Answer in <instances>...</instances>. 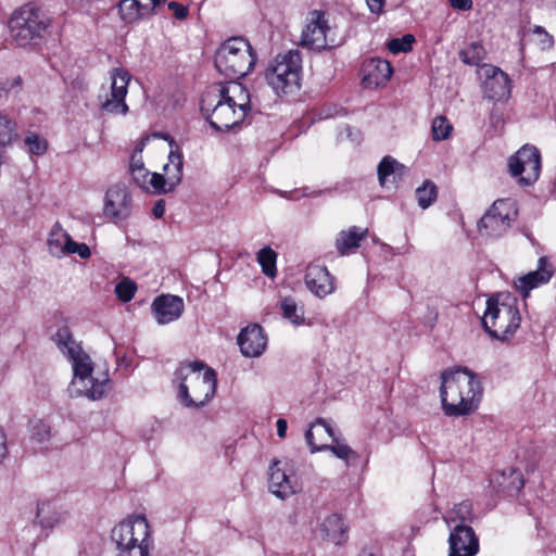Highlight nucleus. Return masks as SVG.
<instances>
[{"label":"nucleus","mask_w":556,"mask_h":556,"mask_svg":"<svg viewBox=\"0 0 556 556\" xmlns=\"http://www.w3.org/2000/svg\"><path fill=\"white\" fill-rule=\"evenodd\" d=\"M250 109L249 90L236 80L213 84L202 94L201 111L211 126L220 131L242 123Z\"/></svg>","instance_id":"f257e3e1"},{"label":"nucleus","mask_w":556,"mask_h":556,"mask_svg":"<svg viewBox=\"0 0 556 556\" xmlns=\"http://www.w3.org/2000/svg\"><path fill=\"white\" fill-rule=\"evenodd\" d=\"M440 396L446 416H465L475 412L482 394L477 376L467 368H458L442 374Z\"/></svg>","instance_id":"f03ea898"},{"label":"nucleus","mask_w":556,"mask_h":556,"mask_svg":"<svg viewBox=\"0 0 556 556\" xmlns=\"http://www.w3.org/2000/svg\"><path fill=\"white\" fill-rule=\"evenodd\" d=\"M174 382L178 387V397L187 407L205 405L216 390V374L204 363L195 361L181 364L175 371Z\"/></svg>","instance_id":"7ed1b4c3"},{"label":"nucleus","mask_w":556,"mask_h":556,"mask_svg":"<svg viewBox=\"0 0 556 556\" xmlns=\"http://www.w3.org/2000/svg\"><path fill=\"white\" fill-rule=\"evenodd\" d=\"M521 315L518 300L508 292H501L486 300L482 325L490 337L508 342L520 328Z\"/></svg>","instance_id":"20e7f679"},{"label":"nucleus","mask_w":556,"mask_h":556,"mask_svg":"<svg viewBox=\"0 0 556 556\" xmlns=\"http://www.w3.org/2000/svg\"><path fill=\"white\" fill-rule=\"evenodd\" d=\"M217 71L229 78L248 75L256 63V53L250 42L242 37L224 41L215 52Z\"/></svg>","instance_id":"39448f33"},{"label":"nucleus","mask_w":556,"mask_h":556,"mask_svg":"<svg viewBox=\"0 0 556 556\" xmlns=\"http://www.w3.org/2000/svg\"><path fill=\"white\" fill-rule=\"evenodd\" d=\"M49 26L48 16L33 4H25L15 10L9 20L10 36L20 47L42 39Z\"/></svg>","instance_id":"423d86ee"},{"label":"nucleus","mask_w":556,"mask_h":556,"mask_svg":"<svg viewBox=\"0 0 556 556\" xmlns=\"http://www.w3.org/2000/svg\"><path fill=\"white\" fill-rule=\"evenodd\" d=\"M301 72V53L290 50L275 58L266 68L265 78L277 94H287L300 88Z\"/></svg>","instance_id":"0eeeda50"},{"label":"nucleus","mask_w":556,"mask_h":556,"mask_svg":"<svg viewBox=\"0 0 556 556\" xmlns=\"http://www.w3.org/2000/svg\"><path fill=\"white\" fill-rule=\"evenodd\" d=\"M342 41V37L338 36L337 28L330 24L326 12L313 10L308 13L300 40L303 48L321 51L339 46Z\"/></svg>","instance_id":"6e6552de"},{"label":"nucleus","mask_w":556,"mask_h":556,"mask_svg":"<svg viewBox=\"0 0 556 556\" xmlns=\"http://www.w3.org/2000/svg\"><path fill=\"white\" fill-rule=\"evenodd\" d=\"M110 88L102 87L98 94L100 109L112 115H126L129 106L126 103L128 86L131 80L130 73L124 67H114L109 72Z\"/></svg>","instance_id":"1a4fd4ad"},{"label":"nucleus","mask_w":556,"mask_h":556,"mask_svg":"<svg viewBox=\"0 0 556 556\" xmlns=\"http://www.w3.org/2000/svg\"><path fill=\"white\" fill-rule=\"evenodd\" d=\"M517 214L516 201L513 199L496 200L479 222L480 235L490 238L502 237L516 220Z\"/></svg>","instance_id":"9d476101"},{"label":"nucleus","mask_w":556,"mask_h":556,"mask_svg":"<svg viewBox=\"0 0 556 556\" xmlns=\"http://www.w3.org/2000/svg\"><path fill=\"white\" fill-rule=\"evenodd\" d=\"M73 365L74 383L84 386V394L91 400H99L108 392L109 379L103 375L101 379L92 377L93 364L88 354L81 348L67 357Z\"/></svg>","instance_id":"9b49d317"},{"label":"nucleus","mask_w":556,"mask_h":556,"mask_svg":"<svg viewBox=\"0 0 556 556\" xmlns=\"http://www.w3.org/2000/svg\"><path fill=\"white\" fill-rule=\"evenodd\" d=\"M111 539L117 549L138 544L153 543L150 526L142 515L129 516L118 522L112 529Z\"/></svg>","instance_id":"f8f14e48"},{"label":"nucleus","mask_w":556,"mask_h":556,"mask_svg":"<svg viewBox=\"0 0 556 556\" xmlns=\"http://www.w3.org/2000/svg\"><path fill=\"white\" fill-rule=\"evenodd\" d=\"M508 167L511 176L521 185L529 186L535 182L541 172V155L533 146H523L515 155L510 156Z\"/></svg>","instance_id":"ddd939ff"},{"label":"nucleus","mask_w":556,"mask_h":556,"mask_svg":"<svg viewBox=\"0 0 556 556\" xmlns=\"http://www.w3.org/2000/svg\"><path fill=\"white\" fill-rule=\"evenodd\" d=\"M131 195L124 185H114L108 189L104 198L103 214L110 220L118 223L131 214Z\"/></svg>","instance_id":"4468645a"},{"label":"nucleus","mask_w":556,"mask_h":556,"mask_svg":"<svg viewBox=\"0 0 556 556\" xmlns=\"http://www.w3.org/2000/svg\"><path fill=\"white\" fill-rule=\"evenodd\" d=\"M479 553V539L467 525H455L448 535V556H476Z\"/></svg>","instance_id":"2eb2a0df"},{"label":"nucleus","mask_w":556,"mask_h":556,"mask_svg":"<svg viewBox=\"0 0 556 556\" xmlns=\"http://www.w3.org/2000/svg\"><path fill=\"white\" fill-rule=\"evenodd\" d=\"M304 280L307 289L319 299L326 298L336 290L334 278L324 265L309 264Z\"/></svg>","instance_id":"dca6fc26"},{"label":"nucleus","mask_w":556,"mask_h":556,"mask_svg":"<svg viewBox=\"0 0 556 556\" xmlns=\"http://www.w3.org/2000/svg\"><path fill=\"white\" fill-rule=\"evenodd\" d=\"M510 79L506 73L495 66L485 68V80L483 83V92L489 100L506 101L510 97Z\"/></svg>","instance_id":"f3484780"},{"label":"nucleus","mask_w":556,"mask_h":556,"mask_svg":"<svg viewBox=\"0 0 556 556\" xmlns=\"http://www.w3.org/2000/svg\"><path fill=\"white\" fill-rule=\"evenodd\" d=\"M151 307L160 325H166L178 319L185 309L182 299L172 294L156 296Z\"/></svg>","instance_id":"a211bd4d"},{"label":"nucleus","mask_w":556,"mask_h":556,"mask_svg":"<svg viewBox=\"0 0 556 556\" xmlns=\"http://www.w3.org/2000/svg\"><path fill=\"white\" fill-rule=\"evenodd\" d=\"M238 344L244 356L257 357L265 351L267 339L260 325H251L240 332Z\"/></svg>","instance_id":"6ab92c4d"},{"label":"nucleus","mask_w":556,"mask_h":556,"mask_svg":"<svg viewBox=\"0 0 556 556\" xmlns=\"http://www.w3.org/2000/svg\"><path fill=\"white\" fill-rule=\"evenodd\" d=\"M169 161L176 169V174L168 179H165L163 175L157 173H151L148 176L147 187H141L144 190L153 191L154 193H167L175 189V187L181 180L182 173V157L180 154L170 153Z\"/></svg>","instance_id":"aec40b11"},{"label":"nucleus","mask_w":556,"mask_h":556,"mask_svg":"<svg viewBox=\"0 0 556 556\" xmlns=\"http://www.w3.org/2000/svg\"><path fill=\"white\" fill-rule=\"evenodd\" d=\"M363 73V85L366 88H378L390 80L393 68L386 60L370 59L364 64Z\"/></svg>","instance_id":"412c9836"},{"label":"nucleus","mask_w":556,"mask_h":556,"mask_svg":"<svg viewBox=\"0 0 556 556\" xmlns=\"http://www.w3.org/2000/svg\"><path fill=\"white\" fill-rule=\"evenodd\" d=\"M305 440L307 444L311 446V452L315 453L318 451H330L336 455L338 458L344 460L345 463H349L351 459H356L357 454L355 451H353L348 444L339 441L337 437L333 438L332 442L333 444H317V442L314 441V432L312 429H308L305 433Z\"/></svg>","instance_id":"4be33fe9"},{"label":"nucleus","mask_w":556,"mask_h":556,"mask_svg":"<svg viewBox=\"0 0 556 556\" xmlns=\"http://www.w3.org/2000/svg\"><path fill=\"white\" fill-rule=\"evenodd\" d=\"M279 464L280 463L276 460L270 467L268 488L277 497L286 498L292 495L295 490L286 471L278 467Z\"/></svg>","instance_id":"5701e85b"},{"label":"nucleus","mask_w":556,"mask_h":556,"mask_svg":"<svg viewBox=\"0 0 556 556\" xmlns=\"http://www.w3.org/2000/svg\"><path fill=\"white\" fill-rule=\"evenodd\" d=\"M368 229H361L356 226L342 230L336 239V248L340 255H346L354 252L359 242L367 237Z\"/></svg>","instance_id":"b1692460"},{"label":"nucleus","mask_w":556,"mask_h":556,"mask_svg":"<svg viewBox=\"0 0 556 556\" xmlns=\"http://www.w3.org/2000/svg\"><path fill=\"white\" fill-rule=\"evenodd\" d=\"M320 530L323 538L333 544H341L346 539L348 527L338 514H331L326 517L321 522Z\"/></svg>","instance_id":"393cba45"},{"label":"nucleus","mask_w":556,"mask_h":556,"mask_svg":"<svg viewBox=\"0 0 556 556\" xmlns=\"http://www.w3.org/2000/svg\"><path fill=\"white\" fill-rule=\"evenodd\" d=\"M118 11L122 20L126 23H134L151 15L149 8L138 0H121Z\"/></svg>","instance_id":"a878e982"},{"label":"nucleus","mask_w":556,"mask_h":556,"mask_svg":"<svg viewBox=\"0 0 556 556\" xmlns=\"http://www.w3.org/2000/svg\"><path fill=\"white\" fill-rule=\"evenodd\" d=\"M549 278L551 274L548 271L544 269H538L519 277L515 286L523 294V296H527L532 289L546 283Z\"/></svg>","instance_id":"bb28decb"},{"label":"nucleus","mask_w":556,"mask_h":556,"mask_svg":"<svg viewBox=\"0 0 556 556\" xmlns=\"http://www.w3.org/2000/svg\"><path fill=\"white\" fill-rule=\"evenodd\" d=\"M71 237L59 225H55L49 235L48 247L53 256L62 257L65 255V245Z\"/></svg>","instance_id":"cd10ccee"},{"label":"nucleus","mask_w":556,"mask_h":556,"mask_svg":"<svg viewBox=\"0 0 556 556\" xmlns=\"http://www.w3.org/2000/svg\"><path fill=\"white\" fill-rule=\"evenodd\" d=\"M52 340L59 350L67 357L80 349L79 344H77L73 339L71 330L67 326L60 327L53 334Z\"/></svg>","instance_id":"c85d7f7f"},{"label":"nucleus","mask_w":556,"mask_h":556,"mask_svg":"<svg viewBox=\"0 0 556 556\" xmlns=\"http://www.w3.org/2000/svg\"><path fill=\"white\" fill-rule=\"evenodd\" d=\"M404 165L391 156H384L378 165V178L382 187L387 186L390 176H401L404 173Z\"/></svg>","instance_id":"c756f323"},{"label":"nucleus","mask_w":556,"mask_h":556,"mask_svg":"<svg viewBox=\"0 0 556 556\" xmlns=\"http://www.w3.org/2000/svg\"><path fill=\"white\" fill-rule=\"evenodd\" d=\"M472 517V505L470 502L465 501L455 505L447 516L444 517V520L451 527L452 523L465 525L466 521H471Z\"/></svg>","instance_id":"7c9ffc66"},{"label":"nucleus","mask_w":556,"mask_h":556,"mask_svg":"<svg viewBox=\"0 0 556 556\" xmlns=\"http://www.w3.org/2000/svg\"><path fill=\"white\" fill-rule=\"evenodd\" d=\"M276 261L277 253L269 247L261 249L257 253V262L263 273L270 278H274L277 274Z\"/></svg>","instance_id":"2f4dec72"},{"label":"nucleus","mask_w":556,"mask_h":556,"mask_svg":"<svg viewBox=\"0 0 556 556\" xmlns=\"http://www.w3.org/2000/svg\"><path fill=\"white\" fill-rule=\"evenodd\" d=\"M129 170H130L134 181L139 187H147V182H148L147 178H148V176H151V172H149L144 167L141 155L138 156L137 153H132V155L130 157Z\"/></svg>","instance_id":"473e14b6"},{"label":"nucleus","mask_w":556,"mask_h":556,"mask_svg":"<svg viewBox=\"0 0 556 556\" xmlns=\"http://www.w3.org/2000/svg\"><path fill=\"white\" fill-rule=\"evenodd\" d=\"M460 60L468 65H479L485 58V50L479 42H472L470 46L459 52Z\"/></svg>","instance_id":"72a5a7b5"},{"label":"nucleus","mask_w":556,"mask_h":556,"mask_svg":"<svg viewBox=\"0 0 556 556\" xmlns=\"http://www.w3.org/2000/svg\"><path fill=\"white\" fill-rule=\"evenodd\" d=\"M280 308L283 317L289 319L294 325H302L304 323L303 311L298 307L295 301L291 298H283L280 301Z\"/></svg>","instance_id":"f704fd0d"},{"label":"nucleus","mask_w":556,"mask_h":556,"mask_svg":"<svg viewBox=\"0 0 556 556\" xmlns=\"http://www.w3.org/2000/svg\"><path fill=\"white\" fill-rule=\"evenodd\" d=\"M16 137V123L0 112V146L10 144Z\"/></svg>","instance_id":"c9c22d12"},{"label":"nucleus","mask_w":556,"mask_h":556,"mask_svg":"<svg viewBox=\"0 0 556 556\" xmlns=\"http://www.w3.org/2000/svg\"><path fill=\"white\" fill-rule=\"evenodd\" d=\"M437 186L431 181H426L416 190V199L421 208H428L437 199Z\"/></svg>","instance_id":"e433bc0d"},{"label":"nucleus","mask_w":556,"mask_h":556,"mask_svg":"<svg viewBox=\"0 0 556 556\" xmlns=\"http://www.w3.org/2000/svg\"><path fill=\"white\" fill-rule=\"evenodd\" d=\"M314 432V441L317 442V444H325L324 443V437L325 434L333 440L336 437L334 430L332 427L323 418H317L316 421L311 426V428Z\"/></svg>","instance_id":"4c0bfd02"},{"label":"nucleus","mask_w":556,"mask_h":556,"mask_svg":"<svg viewBox=\"0 0 556 556\" xmlns=\"http://www.w3.org/2000/svg\"><path fill=\"white\" fill-rule=\"evenodd\" d=\"M137 291V285L129 278H123L115 286V294L117 299L124 303L129 302Z\"/></svg>","instance_id":"58836bf2"},{"label":"nucleus","mask_w":556,"mask_h":556,"mask_svg":"<svg viewBox=\"0 0 556 556\" xmlns=\"http://www.w3.org/2000/svg\"><path fill=\"white\" fill-rule=\"evenodd\" d=\"M23 87V79L20 75L0 78V101L7 99L9 93H18Z\"/></svg>","instance_id":"ea45409f"},{"label":"nucleus","mask_w":556,"mask_h":556,"mask_svg":"<svg viewBox=\"0 0 556 556\" xmlns=\"http://www.w3.org/2000/svg\"><path fill=\"white\" fill-rule=\"evenodd\" d=\"M452 131V125L444 116H437L432 121V136L435 141L445 140Z\"/></svg>","instance_id":"a19ab883"},{"label":"nucleus","mask_w":556,"mask_h":556,"mask_svg":"<svg viewBox=\"0 0 556 556\" xmlns=\"http://www.w3.org/2000/svg\"><path fill=\"white\" fill-rule=\"evenodd\" d=\"M415 41V38L413 35L407 34L404 35L401 38H394L389 41L388 49L390 52L396 54L401 52H408L413 48V42Z\"/></svg>","instance_id":"79ce46f5"},{"label":"nucleus","mask_w":556,"mask_h":556,"mask_svg":"<svg viewBox=\"0 0 556 556\" xmlns=\"http://www.w3.org/2000/svg\"><path fill=\"white\" fill-rule=\"evenodd\" d=\"M531 41L536 43L541 50L549 49L554 43L553 37L541 26L532 28Z\"/></svg>","instance_id":"37998d69"},{"label":"nucleus","mask_w":556,"mask_h":556,"mask_svg":"<svg viewBox=\"0 0 556 556\" xmlns=\"http://www.w3.org/2000/svg\"><path fill=\"white\" fill-rule=\"evenodd\" d=\"M51 511V506L49 504L38 505L37 507V521L43 528H52L55 523L59 522V517L56 514L53 516H48Z\"/></svg>","instance_id":"c03bdc74"},{"label":"nucleus","mask_w":556,"mask_h":556,"mask_svg":"<svg viewBox=\"0 0 556 556\" xmlns=\"http://www.w3.org/2000/svg\"><path fill=\"white\" fill-rule=\"evenodd\" d=\"M152 543L138 544L117 549V556H151Z\"/></svg>","instance_id":"a18cd8bd"},{"label":"nucleus","mask_w":556,"mask_h":556,"mask_svg":"<svg viewBox=\"0 0 556 556\" xmlns=\"http://www.w3.org/2000/svg\"><path fill=\"white\" fill-rule=\"evenodd\" d=\"M25 143L33 154L41 155L47 151V141L41 139L36 134L27 135L25 138Z\"/></svg>","instance_id":"49530a36"},{"label":"nucleus","mask_w":556,"mask_h":556,"mask_svg":"<svg viewBox=\"0 0 556 556\" xmlns=\"http://www.w3.org/2000/svg\"><path fill=\"white\" fill-rule=\"evenodd\" d=\"M31 437L38 442H45L50 437V427L42 420H37L31 426Z\"/></svg>","instance_id":"de8ad7c7"},{"label":"nucleus","mask_w":556,"mask_h":556,"mask_svg":"<svg viewBox=\"0 0 556 556\" xmlns=\"http://www.w3.org/2000/svg\"><path fill=\"white\" fill-rule=\"evenodd\" d=\"M66 254H78L81 258H88L90 256V249L86 243H78L70 239L67 245H65Z\"/></svg>","instance_id":"09e8293b"},{"label":"nucleus","mask_w":556,"mask_h":556,"mask_svg":"<svg viewBox=\"0 0 556 556\" xmlns=\"http://www.w3.org/2000/svg\"><path fill=\"white\" fill-rule=\"evenodd\" d=\"M509 478L511 479V482L507 485L508 489L519 491L523 486V480L520 472L509 469Z\"/></svg>","instance_id":"8fccbe9b"},{"label":"nucleus","mask_w":556,"mask_h":556,"mask_svg":"<svg viewBox=\"0 0 556 556\" xmlns=\"http://www.w3.org/2000/svg\"><path fill=\"white\" fill-rule=\"evenodd\" d=\"M168 8L174 12V15L178 20H184L188 15V10L186 7L177 3V2H169Z\"/></svg>","instance_id":"3c124183"},{"label":"nucleus","mask_w":556,"mask_h":556,"mask_svg":"<svg viewBox=\"0 0 556 556\" xmlns=\"http://www.w3.org/2000/svg\"><path fill=\"white\" fill-rule=\"evenodd\" d=\"M369 11L374 14H381L386 4V0H366Z\"/></svg>","instance_id":"603ef678"},{"label":"nucleus","mask_w":556,"mask_h":556,"mask_svg":"<svg viewBox=\"0 0 556 556\" xmlns=\"http://www.w3.org/2000/svg\"><path fill=\"white\" fill-rule=\"evenodd\" d=\"M451 7L454 9L467 11L472 8L471 0H451Z\"/></svg>","instance_id":"864d4df0"},{"label":"nucleus","mask_w":556,"mask_h":556,"mask_svg":"<svg viewBox=\"0 0 556 556\" xmlns=\"http://www.w3.org/2000/svg\"><path fill=\"white\" fill-rule=\"evenodd\" d=\"M165 213V201L163 199L155 202L152 214L155 218H162Z\"/></svg>","instance_id":"5fc2aeb1"},{"label":"nucleus","mask_w":556,"mask_h":556,"mask_svg":"<svg viewBox=\"0 0 556 556\" xmlns=\"http://www.w3.org/2000/svg\"><path fill=\"white\" fill-rule=\"evenodd\" d=\"M8 454L7 435L0 429V464L3 462Z\"/></svg>","instance_id":"6e6d98bb"},{"label":"nucleus","mask_w":556,"mask_h":556,"mask_svg":"<svg viewBox=\"0 0 556 556\" xmlns=\"http://www.w3.org/2000/svg\"><path fill=\"white\" fill-rule=\"evenodd\" d=\"M277 426V434L279 438H285L287 433L288 424L285 419L279 418L276 422Z\"/></svg>","instance_id":"4d7b16f0"},{"label":"nucleus","mask_w":556,"mask_h":556,"mask_svg":"<svg viewBox=\"0 0 556 556\" xmlns=\"http://www.w3.org/2000/svg\"><path fill=\"white\" fill-rule=\"evenodd\" d=\"M143 148H144V141L142 140V141H140L138 143V146H137L136 150L134 151V153H137L138 156L141 155V152H142Z\"/></svg>","instance_id":"13d9d810"},{"label":"nucleus","mask_w":556,"mask_h":556,"mask_svg":"<svg viewBox=\"0 0 556 556\" xmlns=\"http://www.w3.org/2000/svg\"><path fill=\"white\" fill-rule=\"evenodd\" d=\"M164 169H165L166 172H168V165H165V166H164Z\"/></svg>","instance_id":"bf43d9fd"},{"label":"nucleus","mask_w":556,"mask_h":556,"mask_svg":"<svg viewBox=\"0 0 556 556\" xmlns=\"http://www.w3.org/2000/svg\"><path fill=\"white\" fill-rule=\"evenodd\" d=\"M369 556H375V555L370 554Z\"/></svg>","instance_id":"052dcab7"}]
</instances>
